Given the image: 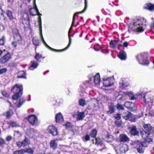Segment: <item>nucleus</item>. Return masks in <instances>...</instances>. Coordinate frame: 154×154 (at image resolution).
I'll list each match as a JSON object with an SVG mask.
<instances>
[{"instance_id":"nucleus-1","label":"nucleus","mask_w":154,"mask_h":154,"mask_svg":"<svg viewBox=\"0 0 154 154\" xmlns=\"http://www.w3.org/2000/svg\"><path fill=\"white\" fill-rule=\"evenodd\" d=\"M146 20L143 18L135 19L129 24L128 31L142 32L146 27Z\"/></svg>"},{"instance_id":"nucleus-2","label":"nucleus","mask_w":154,"mask_h":154,"mask_svg":"<svg viewBox=\"0 0 154 154\" xmlns=\"http://www.w3.org/2000/svg\"><path fill=\"white\" fill-rule=\"evenodd\" d=\"M23 88L22 86L16 85L12 88L11 91L15 94L12 96L13 100H16L21 97L22 94Z\"/></svg>"},{"instance_id":"nucleus-3","label":"nucleus","mask_w":154,"mask_h":154,"mask_svg":"<svg viewBox=\"0 0 154 154\" xmlns=\"http://www.w3.org/2000/svg\"><path fill=\"white\" fill-rule=\"evenodd\" d=\"M147 54L143 53L138 54L136 58L139 64L146 66L149 63V61L147 59Z\"/></svg>"},{"instance_id":"nucleus-4","label":"nucleus","mask_w":154,"mask_h":154,"mask_svg":"<svg viewBox=\"0 0 154 154\" xmlns=\"http://www.w3.org/2000/svg\"><path fill=\"white\" fill-rule=\"evenodd\" d=\"M103 84L106 87H108L112 86L114 83V80L113 78L110 77L105 80L103 79Z\"/></svg>"},{"instance_id":"nucleus-5","label":"nucleus","mask_w":154,"mask_h":154,"mask_svg":"<svg viewBox=\"0 0 154 154\" xmlns=\"http://www.w3.org/2000/svg\"><path fill=\"white\" fill-rule=\"evenodd\" d=\"M142 99L146 103H152L153 102L152 97L150 96V95L148 94H145L144 93H142L141 94Z\"/></svg>"},{"instance_id":"nucleus-6","label":"nucleus","mask_w":154,"mask_h":154,"mask_svg":"<svg viewBox=\"0 0 154 154\" xmlns=\"http://www.w3.org/2000/svg\"><path fill=\"white\" fill-rule=\"evenodd\" d=\"M37 131L34 130L33 129L31 128H29L27 129L26 131V134L31 138L34 137H36L38 135Z\"/></svg>"},{"instance_id":"nucleus-7","label":"nucleus","mask_w":154,"mask_h":154,"mask_svg":"<svg viewBox=\"0 0 154 154\" xmlns=\"http://www.w3.org/2000/svg\"><path fill=\"white\" fill-rule=\"evenodd\" d=\"M35 0H34V2L35 5V8H30L29 11V13L32 16H35L36 15L39 16L42 15V14L39 13L38 10L35 4Z\"/></svg>"},{"instance_id":"nucleus-8","label":"nucleus","mask_w":154,"mask_h":154,"mask_svg":"<svg viewBox=\"0 0 154 154\" xmlns=\"http://www.w3.org/2000/svg\"><path fill=\"white\" fill-rule=\"evenodd\" d=\"M28 120L30 124L36 125L37 122V118L34 115H31L28 116Z\"/></svg>"},{"instance_id":"nucleus-9","label":"nucleus","mask_w":154,"mask_h":154,"mask_svg":"<svg viewBox=\"0 0 154 154\" xmlns=\"http://www.w3.org/2000/svg\"><path fill=\"white\" fill-rule=\"evenodd\" d=\"M143 127L145 130L149 134H152L154 133V129L150 124H144Z\"/></svg>"},{"instance_id":"nucleus-10","label":"nucleus","mask_w":154,"mask_h":154,"mask_svg":"<svg viewBox=\"0 0 154 154\" xmlns=\"http://www.w3.org/2000/svg\"><path fill=\"white\" fill-rule=\"evenodd\" d=\"M92 79H94V82L96 85H98L100 82V79L99 73H97L94 77H90V81H91Z\"/></svg>"},{"instance_id":"nucleus-11","label":"nucleus","mask_w":154,"mask_h":154,"mask_svg":"<svg viewBox=\"0 0 154 154\" xmlns=\"http://www.w3.org/2000/svg\"><path fill=\"white\" fill-rule=\"evenodd\" d=\"M47 131L51 134L53 136H56L58 134V132L56 128L53 126H49L47 129Z\"/></svg>"},{"instance_id":"nucleus-12","label":"nucleus","mask_w":154,"mask_h":154,"mask_svg":"<svg viewBox=\"0 0 154 154\" xmlns=\"http://www.w3.org/2000/svg\"><path fill=\"white\" fill-rule=\"evenodd\" d=\"M85 2H86L85 1ZM87 4L85 2V8H84V9H83V10L81 11L76 12L74 14L73 17L72 22V23L71 24V25H72V26H75V25H74V23L75 22V20H76V18L75 17L76 15L77 14H82V13H84L86 10L87 8Z\"/></svg>"},{"instance_id":"nucleus-13","label":"nucleus","mask_w":154,"mask_h":154,"mask_svg":"<svg viewBox=\"0 0 154 154\" xmlns=\"http://www.w3.org/2000/svg\"><path fill=\"white\" fill-rule=\"evenodd\" d=\"M21 19L22 20V23L24 25L26 24L28 25L29 22V18L28 17V15L27 13H25L24 14L23 16L22 17Z\"/></svg>"},{"instance_id":"nucleus-14","label":"nucleus","mask_w":154,"mask_h":154,"mask_svg":"<svg viewBox=\"0 0 154 154\" xmlns=\"http://www.w3.org/2000/svg\"><path fill=\"white\" fill-rule=\"evenodd\" d=\"M119 41L117 40H112L110 42V46L111 48H115L118 45V47L121 46L119 45Z\"/></svg>"},{"instance_id":"nucleus-15","label":"nucleus","mask_w":154,"mask_h":154,"mask_svg":"<svg viewBox=\"0 0 154 154\" xmlns=\"http://www.w3.org/2000/svg\"><path fill=\"white\" fill-rule=\"evenodd\" d=\"M131 144L134 147H137L139 145H143L144 146H146L145 142L142 143L138 140L132 141Z\"/></svg>"},{"instance_id":"nucleus-16","label":"nucleus","mask_w":154,"mask_h":154,"mask_svg":"<svg viewBox=\"0 0 154 154\" xmlns=\"http://www.w3.org/2000/svg\"><path fill=\"white\" fill-rule=\"evenodd\" d=\"M30 64L29 69L31 70H33L37 67L39 63L35 60H32L31 61Z\"/></svg>"},{"instance_id":"nucleus-17","label":"nucleus","mask_w":154,"mask_h":154,"mask_svg":"<svg viewBox=\"0 0 154 154\" xmlns=\"http://www.w3.org/2000/svg\"><path fill=\"white\" fill-rule=\"evenodd\" d=\"M130 133L132 135L134 136L138 135V131H137V128L136 126L133 125L130 128Z\"/></svg>"},{"instance_id":"nucleus-18","label":"nucleus","mask_w":154,"mask_h":154,"mask_svg":"<svg viewBox=\"0 0 154 154\" xmlns=\"http://www.w3.org/2000/svg\"><path fill=\"white\" fill-rule=\"evenodd\" d=\"M119 149L122 153H125L128 150V147L125 144H121L119 146Z\"/></svg>"},{"instance_id":"nucleus-19","label":"nucleus","mask_w":154,"mask_h":154,"mask_svg":"<svg viewBox=\"0 0 154 154\" xmlns=\"http://www.w3.org/2000/svg\"><path fill=\"white\" fill-rule=\"evenodd\" d=\"M97 134V131L95 129H93L90 132L89 135L92 138H95V144H97V139L96 137Z\"/></svg>"},{"instance_id":"nucleus-20","label":"nucleus","mask_w":154,"mask_h":154,"mask_svg":"<svg viewBox=\"0 0 154 154\" xmlns=\"http://www.w3.org/2000/svg\"><path fill=\"white\" fill-rule=\"evenodd\" d=\"M56 120L57 122H62L63 121V118L60 112L57 114L56 116Z\"/></svg>"},{"instance_id":"nucleus-21","label":"nucleus","mask_w":154,"mask_h":154,"mask_svg":"<svg viewBox=\"0 0 154 154\" xmlns=\"http://www.w3.org/2000/svg\"><path fill=\"white\" fill-rule=\"evenodd\" d=\"M122 115L123 118L125 120L129 119L132 117V114L129 112H123Z\"/></svg>"},{"instance_id":"nucleus-22","label":"nucleus","mask_w":154,"mask_h":154,"mask_svg":"<svg viewBox=\"0 0 154 154\" xmlns=\"http://www.w3.org/2000/svg\"><path fill=\"white\" fill-rule=\"evenodd\" d=\"M128 137L125 134H120L119 136V140L122 142H126L128 140Z\"/></svg>"},{"instance_id":"nucleus-23","label":"nucleus","mask_w":154,"mask_h":154,"mask_svg":"<svg viewBox=\"0 0 154 154\" xmlns=\"http://www.w3.org/2000/svg\"><path fill=\"white\" fill-rule=\"evenodd\" d=\"M11 55L9 53H8L5 54L2 58V60L3 63L8 62L11 58Z\"/></svg>"},{"instance_id":"nucleus-24","label":"nucleus","mask_w":154,"mask_h":154,"mask_svg":"<svg viewBox=\"0 0 154 154\" xmlns=\"http://www.w3.org/2000/svg\"><path fill=\"white\" fill-rule=\"evenodd\" d=\"M126 103L128 105H130V106H128L127 108L130 110L131 111H133L136 109V106H135L134 103L129 102H126Z\"/></svg>"},{"instance_id":"nucleus-25","label":"nucleus","mask_w":154,"mask_h":154,"mask_svg":"<svg viewBox=\"0 0 154 154\" xmlns=\"http://www.w3.org/2000/svg\"><path fill=\"white\" fill-rule=\"evenodd\" d=\"M38 22L39 23V28L40 30V33L41 35V38L42 41L44 40L43 37L42 35V25L41 22V19L40 16H39L38 18Z\"/></svg>"},{"instance_id":"nucleus-26","label":"nucleus","mask_w":154,"mask_h":154,"mask_svg":"<svg viewBox=\"0 0 154 154\" xmlns=\"http://www.w3.org/2000/svg\"><path fill=\"white\" fill-rule=\"evenodd\" d=\"M145 145L146 146H142L139 145V146L137 148V152L139 153H142L144 152V149L145 148L147 147V145L146 143H145Z\"/></svg>"},{"instance_id":"nucleus-27","label":"nucleus","mask_w":154,"mask_h":154,"mask_svg":"<svg viewBox=\"0 0 154 154\" xmlns=\"http://www.w3.org/2000/svg\"><path fill=\"white\" fill-rule=\"evenodd\" d=\"M14 38L16 42H18L21 40V36L18 32L17 33L14 34Z\"/></svg>"},{"instance_id":"nucleus-28","label":"nucleus","mask_w":154,"mask_h":154,"mask_svg":"<svg viewBox=\"0 0 154 154\" xmlns=\"http://www.w3.org/2000/svg\"><path fill=\"white\" fill-rule=\"evenodd\" d=\"M115 106L113 104H111L108 107L109 110L107 112L108 114H111L113 113L114 112Z\"/></svg>"},{"instance_id":"nucleus-29","label":"nucleus","mask_w":154,"mask_h":154,"mask_svg":"<svg viewBox=\"0 0 154 154\" xmlns=\"http://www.w3.org/2000/svg\"><path fill=\"white\" fill-rule=\"evenodd\" d=\"M76 116L77 120H82L85 117V113L84 112H79L76 115Z\"/></svg>"},{"instance_id":"nucleus-30","label":"nucleus","mask_w":154,"mask_h":154,"mask_svg":"<svg viewBox=\"0 0 154 154\" xmlns=\"http://www.w3.org/2000/svg\"><path fill=\"white\" fill-rule=\"evenodd\" d=\"M144 8L150 11H152L154 10V5L150 3H147Z\"/></svg>"},{"instance_id":"nucleus-31","label":"nucleus","mask_w":154,"mask_h":154,"mask_svg":"<svg viewBox=\"0 0 154 154\" xmlns=\"http://www.w3.org/2000/svg\"><path fill=\"white\" fill-rule=\"evenodd\" d=\"M118 56L121 60H125L126 59V54L124 51L120 52Z\"/></svg>"},{"instance_id":"nucleus-32","label":"nucleus","mask_w":154,"mask_h":154,"mask_svg":"<svg viewBox=\"0 0 154 154\" xmlns=\"http://www.w3.org/2000/svg\"><path fill=\"white\" fill-rule=\"evenodd\" d=\"M17 77L19 78L26 79V73L25 72L23 71H20L18 73Z\"/></svg>"},{"instance_id":"nucleus-33","label":"nucleus","mask_w":154,"mask_h":154,"mask_svg":"<svg viewBox=\"0 0 154 154\" xmlns=\"http://www.w3.org/2000/svg\"><path fill=\"white\" fill-rule=\"evenodd\" d=\"M50 146L54 149L57 147V143L56 140H52L50 142Z\"/></svg>"},{"instance_id":"nucleus-34","label":"nucleus","mask_w":154,"mask_h":154,"mask_svg":"<svg viewBox=\"0 0 154 154\" xmlns=\"http://www.w3.org/2000/svg\"><path fill=\"white\" fill-rule=\"evenodd\" d=\"M140 133L141 137L145 139L147 138L149 135L150 134L148 133L144 130L140 131Z\"/></svg>"},{"instance_id":"nucleus-35","label":"nucleus","mask_w":154,"mask_h":154,"mask_svg":"<svg viewBox=\"0 0 154 154\" xmlns=\"http://www.w3.org/2000/svg\"><path fill=\"white\" fill-rule=\"evenodd\" d=\"M6 14L10 20H12L14 18L12 12L10 10L7 11L6 12Z\"/></svg>"},{"instance_id":"nucleus-36","label":"nucleus","mask_w":154,"mask_h":154,"mask_svg":"<svg viewBox=\"0 0 154 154\" xmlns=\"http://www.w3.org/2000/svg\"><path fill=\"white\" fill-rule=\"evenodd\" d=\"M13 112L11 110H9L4 114V115L6 117L7 119H9L12 116Z\"/></svg>"},{"instance_id":"nucleus-37","label":"nucleus","mask_w":154,"mask_h":154,"mask_svg":"<svg viewBox=\"0 0 154 154\" xmlns=\"http://www.w3.org/2000/svg\"><path fill=\"white\" fill-rule=\"evenodd\" d=\"M42 42H43L44 44L45 45V46L48 48H49V49H50L53 51H54L55 52H61L62 51L61 50H57V49H54L51 48V47H50L49 45H48L46 43V42H45V40H44Z\"/></svg>"},{"instance_id":"nucleus-38","label":"nucleus","mask_w":154,"mask_h":154,"mask_svg":"<svg viewBox=\"0 0 154 154\" xmlns=\"http://www.w3.org/2000/svg\"><path fill=\"white\" fill-rule=\"evenodd\" d=\"M113 139V137L112 135L108 134L105 137V140L107 142H110Z\"/></svg>"},{"instance_id":"nucleus-39","label":"nucleus","mask_w":154,"mask_h":154,"mask_svg":"<svg viewBox=\"0 0 154 154\" xmlns=\"http://www.w3.org/2000/svg\"><path fill=\"white\" fill-rule=\"evenodd\" d=\"M24 150V153L26 152L29 154H32L34 153L33 149L31 148Z\"/></svg>"},{"instance_id":"nucleus-40","label":"nucleus","mask_w":154,"mask_h":154,"mask_svg":"<svg viewBox=\"0 0 154 154\" xmlns=\"http://www.w3.org/2000/svg\"><path fill=\"white\" fill-rule=\"evenodd\" d=\"M68 37H69V44H68V45H67V46L65 48H64V49H63L60 50L61 51H62L61 52L63 51H65V50H66V49H67L69 47V46H70V45L71 44L72 41H71V39L70 38V35H68Z\"/></svg>"},{"instance_id":"nucleus-41","label":"nucleus","mask_w":154,"mask_h":154,"mask_svg":"<svg viewBox=\"0 0 154 154\" xmlns=\"http://www.w3.org/2000/svg\"><path fill=\"white\" fill-rule=\"evenodd\" d=\"M22 142L23 147L28 145L29 143V140L26 138Z\"/></svg>"},{"instance_id":"nucleus-42","label":"nucleus","mask_w":154,"mask_h":154,"mask_svg":"<svg viewBox=\"0 0 154 154\" xmlns=\"http://www.w3.org/2000/svg\"><path fill=\"white\" fill-rule=\"evenodd\" d=\"M25 101V99L23 98H22L21 99L19 102H18V104L17 105L18 107H20L24 103Z\"/></svg>"},{"instance_id":"nucleus-43","label":"nucleus","mask_w":154,"mask_h":154,"mask_svg":"<svg viewBox=\"0 0 154 154\" xmlns=\"http://www.w3.org/2000/svg\"><path fill=\"white\" fill-rule=\"evenodd\" d=\"M79 104L80 105L84 106L86 104V102L84 100L80 99L79 100Z\"/></svg>"},{"instance_id":"nucleus-44","label":"nucleus","mask_w":154,"mask_h":154,"mask_svg":"<svg viewBox=\"0 0 154 154\" xmlns=\"http://www.w3.org/2000/svg\"><path fill=\"white\" fill-rule=\"evenodd\" d=\"M32 42L34 45L36 46H38L39 45V41L37 38H33L32 39Z\"/></svg>"},{"instance_id":"nucleus-45","label":"nucleus","mask_w":154,"mask_h":154,"mask_svg":"<svg viewBox=\"0 0 154 154\" xmlns=\"http://www.w3.org/2000/svg\"><path fill=\"white\" fill-rule=\"evenodd\" d=\"M24 149L16 150L14 152L13 154H24Z\"/></svg>"},{"instance_id":"nucleus-46","label":"nucleus","mask_w":154,"mask_h":154,"mask_svg":"<svg viewBox=\"0 0 154 154\" xmlns=\"http://www.w3.org/2000/svg\"><path fill=\"white\" fill-rule=\"evenodd\" d=\"M5 37L4 36H3L2 38L0 39V45H3L5 43Z\"/></svg>"},{"instance_id":"nucleus-47","label":"nucleus","mask_w":154,"mask_h":154,"mask_svg":"<svg viewBox=\"0 0 154 154\" xmlns=\"http://www.w3.org/2000/svg\"><path fill=\"white\" fill-rule=\"evenodd\" d=\"M42 57V55L41 54H37L35 57L37 61L38 62H41L39 59H41Z\"/></svg>"},{"instance_id":"nucleus-48","label":"nucleus","mask_w":154,"mask_h":154,"mask_svg":"<svg viewBox=\"0 0 154 154\" xmlns=\"http://www.w3.org/2000/svg\"><path fill=\"white\" fill-rule=\"evenodd\" d=\"M117 109L119 110H123L124 109V107L122 105L119 104H117L116 106Z\"/></svg>"},{"instance_id":"nucleus-49","label":"nucleus","mask_w":154,"mask_h":154,"mask_svg":"<svg viewBox=\"0 0 154 154\" xmlns=\"http://www.w3.org/2000/svg\"><path fill=\"white\" fill-rule=\"evenodd\" d=\"M12 127H17V124L14 122H11L8 123Z\"/></svg>"},{"instance_id":"nucleus-50","label":"nucleus","mask_w":154,"mask_h":154,"mask_svg":"<svg viewBox=\"0 0 154 154\" xmlns=\"http://www.w3.org/2000/svg\"><path fill=\"white\" fill-rule=\"evenodd\" d=\"M7 71V69L6 68H3L0 69V75L5 73Z\"/></svg>"},{"instance_id":"nucleus-51","label":"nucleus","mask_w":154,"mask_h":154,"mask_svg":"<svg viewBox=\"0 0 154 154\" xmlns=\"http://www.w3.org/2000/svg\"><path fill=\"white\" fill-rule=\"evenodd\" d=\"M5 144L4 140L2 138H0V146H3Z\"/></svg>"},{"instance_id":"nucleus-52","label":"nucleus","mask_w":154,"mask_h":154,"mask_svg":"<svg viewBox=\"0 0 154 154\" xmlns=\"http://www.w3.org/2000/svg\"><path fill=\"white\" fill-rule=\"evenodd\" d=\"M94 49L96 51H98L100 49V46L99 45H96L94 47Z\"/></svg>"},{"instance_id":"nucleus-53","label":"nucleus","mask_w":154,"mask_h":154,"mask_svg":"<svg viewBox=\"0 0 154 154\" xmlns=\"http://www.w3.org/2000/svg\"><path fill=\"white\" fill-rule=\"evenodd\" d=\"M17 145L19 148H21L22 146H23V145L22 142L19 141L17 143Z\"/></svg>"},{"instance_id":"nucleus-54","label":"nucleus","mask_w":154,"mask_h":154,"mask_svg":"<svg viewBox=\"0 0 154 154\" xmlns=\"http://www.w3.org/2000/svg\"><path fill=\"white\" fill-rule=\"evenodd\" d=\"M14 135L17 137H19L21 136V134L20 132L18 131H16L14 133Z\"/></svg>"},{"instance_id":"nucleus-55","label":"nucleus","mask_w":154,"mask_h":154,"mask_svg":"<svg viewBox=\"0 0 154 154\" xmlns=\"http://www.w3.org/2000/svg\"><path fill=\"white\" fill-rule=\"evenodd\" d=\"M125 95H128L129 97H130V98L131 96L133 95V94L132 92H125Z\"/></svg>"},{"instance_id":"nucleus-56","label":"nucleus","mask_w":154,"mask_h":154,"mask_svg":"<svg viewBox=\"0 0 154 154\" xmlns=\"http://www.w3.org/2000/svg\"><path fill=\"white\" fill-rule=\"evenodd\" d=\"M114 117L118 120H119L121 118L120 115L119 114H117L114 115Z\"/></svg>"},{"instance_id":"nucleus-57","label":"nucleus","mask_w":154,"mask_h":154,"mask_svg":"<svg viewBox=\"0 0 154 154\" xmlns=\"http://www.w3.org/2000/svg\"><path fill=\"white\" fill-rule=\"evenodd\" d=\"M115 123L116 124V125H117L118 127L121 126L122 125L121 122L117 121H115Z\"/></svg>"},{"instance_id":"nucleus-58","label":"nucleus","mask_w":154,"mask_h":154,"mask_svg":"<svg viewBox=\"0 0 154 154\" xmlns=\"http://www.w3.org/2000/svg\"><path fill=\"white\" fill-rule=\"evenodd\" d=\"M65 126L66 128H69L72 127V125L70 122H68L66 124Z\"/></svg>"},{"instance_id":"nucleus-59","label":"nucleus","mask_w":154,"mask_h":154,"mask_svg":"<svg viewBox=\"0 0 154 154\" xmlns=\"http://www.w3.org/2000/svg\"><path fill=\"white\" fill-rule=\"evenodd\" d=\"M128 83H125L123 81V82L122 85V87L123 88H125V87L128 86Z\"/></svg>"},{"instance_id":"nucleus-60","label":"nucleus","mask_w":154,"mask_h":154,"mask_svg":"<svg viewBox=\"0 0 154 154\" xmlns=\"http://www.w3.org/2000/svg\"><path fill=\"white\" fill-rule=\"evenodd\" d=\"M129 43L127 42H125L123 43V45L124 47H127Z\"/></svg>"},{"instance_id":"nucleus-61","label":"nucleus","mask_w":154,"mask_h":154,"mask_svg":"<svg viewBox=\"0 0 154 154\" xmlns=\"http://www.w3.org/2000/svg\"><path fill=\"white\" fill-rule=\"evenodd\" d=\"M91 105H92V106L94 107H95L97 106V101H95L94 103H92Z\"/></svg>"},{"instance_id":"nucleus-62","label":"nucleus","mask_w":154,"mask_h":154,"mask_svg":"<svg viewBox=\"0 0 154 154\" xmlns=\"http://www.w3.org/2000/svg\"><path fill=\"white\" fill-rule=\"evenodd\" d=\"M90 135L87 134L85 137V139L86 141H88L89 140L90 138Z\"/></svg>"},{"instance_id":"nucleus-63","label":"nucleus","mask_w":154,"mask_h":154,"mask_svg":"<svg viewBox=\"0 0 154 154\" xmlns=\"http://www.w3.org/2000/svg\"><path fill=\"white\" fill-rule=\"evenodd\" d=\"M2 95L5 97H8L9 96L8 94L5 91H3L2 92Z\"/></svg>"},{"instance_id":"nucleus-64","label":"nucleus","mask_w":154,"mask_h":154,"mask_svg":"<svg viewBox=\"0 0 154 154\" xmlns=\"http://www.w3.org/2000/svg\"><path fill=\"white\" fill-rule=\"evenodd\" d=\"M17 42H16L15 41L13 42L11 44L15 48H16L17 46Z\"/></svg>"}]
</instances>
